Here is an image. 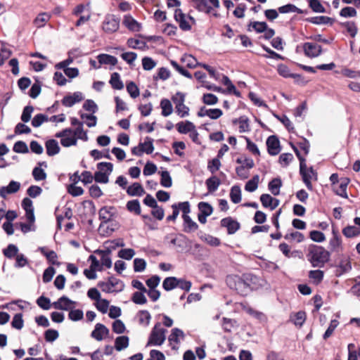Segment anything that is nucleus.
Wrapping results in <instances>:
<instances>
[{
  "instance_id": "nucleus-25",
  "label": "nucleus",
  "mask_w": 360,
  "mask_h": 360,
  "mask_svg": "<svg viewBox=\"0 0 360 360\" xmlns=\"http://www.w3.org/2000/svg\"><path fill=\"white\" fill-rule=\"evenodd\" d=\"M192 6L201 12L210 13L211 8L208 6L207 0H192Z\"/></svg>"
},
{
  "instance_id": "nucleus-47",
  "label": "nucleus",
  "mask_w": 360,
  "mask_h": 360,
  "mask_svg": "<svg viewBox=\"0 0 360 360\" xmlns=\"http://www.w3.org/2000/svg\"><path fill=\"white\" fill-rule=\"evenodd\" d=\"M139 144L141 147L143 153H146L147 154H150L153 153L154 147L151 139L147 137L144 143H141Z\"/></svg>"
},
{
  "instance_id": "nucleus-64",
  "label": "nucleus",
  "mask_w": 360,
  "mask_h": 360,
  "mask_svg": "<svg viewBox=\"0 0 360 360\" xmlns=\"http://www.w3.org/2000/svg\"><path fill=\"white\" fill-rule=\"evenodd\" d=\"M150 314L148 311H141L139 313V319L141 324L148 326L150 323Z\"/></svg>"
},
{
  "instance_id": "nucleus-8",
  "label": "nucleus",
  "mask_w": 360,
  "mask_h": 360,
  "mask_svg": "<svg viewBox=\"0 0 360 360\" xmlns=\"http://www.w3.org/2000/svg\"><path fill=\"white\" fill-rule=\"evenodd\" d=\"M56 137L60 139V143L64 147H70L77 144V139L70 129H65L56 134Z\"/></svg>"
},
{
  "instance_id": "nucleus-31",
  "label": "nucleus",
  "mask_w": 360,
  "mask_h": 360,
  "mask_svg": "<svg viewBox=\"0 0 360 360\" xmlns=\"http://www.w3.org/2000/svg\"><path fill=\"white\" fill-rule=\"evenodd\" d=\"M160 107L162 115L165 117L170 115L173 112L172 105L168 99H162L160 102Z\"/></svg>"
},
{
  "instance_id": "nucleus-62",
  "label": "nucleus",
  "mask_w": 360,
  "mask_h": 360,
  "mask_svg": "<svg viewBox=\"0 0 360 360\" xmlns=\"http://www.w3.org/2000/svg\"><path fill=\"white\" fill-rule=\"evenodd\" d=\"M68 191L72 196H79L84 193L83 188L76 186L75 184H70L68 188Z\"/></svg>"
},
{
  "instance_id": "nucleus-35",
  "label": "nucleus",
  "mask_w": 360,
  "mask_h": 360,
  "mask_svg": "<svg viewBox=\"0 0 360 360\" xmlns=\"http://www.w3.org/2000/svg\"><path fill=\"white\" fill-rule=\"evenodd\" d=\"M186 231H194L198 229V224L188 214H183Z\"/></svg>"
},
{
  "instance_id": "nucleus-5",
  "label": "nucleus",
  "mask_w": 360,
  "mask_h": 360,
  "mask_svg": "<svg viewBox=\"0 0 360 360\" xmlns=\"http://www.w3.org/2000/svg\"><path fill=\"white\" fill-rule=\"evenodd\" d=\"M98 286L107 293L120 292L124 289V283L114 277L110 278L107 281L100 282Z\"/></svg>"
},
{
  "instance_id": "nucleus-14",
  "label": "nucleus",
  "mask_w": 360,
  "mask_h": 360,
  "mask_svg": "<svg viewBox=\"0 0 360 360\" xmlns=\"http://www.w3.org/2000/svg\"><path fill=\"white\" fill-rule=\"evenodd\" d=\"M268 152L271 155H276L281 151L280 142L276 136H271L266 140Z\"/></svg>"
},
{
  "instance_id": "nucleus-27",
  "label": "nucleus",
  "mask_w": 360,
  "mask_h": 360,
  "mask_svg": "<svg viewBox=\"0 0 360 360\" xmlns=\"http://www.w3.org/2000/svg\"><path fill=\"white\" fill-rule=\"evenodd\" d=\"M96 253L101 255V264L103 266L110 268L112 266V260L109 256L110 251L96 250Z\"/></svg>"
},
{
  "instance_id": "nucleus-52",
  "label": "nucleus",
  "mask_w": 360,
  "mask_h": 360,
  "mask_svg": "<svg viewBox=\"0 0 360 360\" xmlns=\"http://www.w3.org/2000/svg\"><path fill=\"white\" fill-rule=\"evenodd\" d=\"M160 184L162 186L169 188L172 185V181L169 173L167 171H164L161 173Z\"/></svg>"
},
{
  "instance_id": "nucleus-24",
  "label": "nucleus",
  "mask_w": 360,
  "mask_h": 360,
  "mask_svg": "<svg viewBox=\"0 0 360 360\" xmlns=\"http://www.w3.org/2000/svg\"><path fill=\"white\" fill-rule=\"evenodd\" d=\"M221 225L227 228L228 233L230 234L234 233L239 228L238 223L230 218L222 219Z\"/></svg>"
},
{
  "instance_id": "nucleus-18",
  "label": "nucleus",
  "mask_w": 360,
  "mask_h": 360,
  "mask_svg": "<svg viewBox=\"0 0 360 360\" xmlns=\"http://www.w3.org/2000/svg\"><path fill=\"white\" fill-rule=\"evenodd\" d=\"M352 270V264L349 259H342L336 266L335 275L340 276Z\"/></svg>"
},
{
  "instance_id": "nucleus-16",
  "label": "nucleus",
  "mask_w": 360,
  "mask_h": 360,
  "mask_svg": "<svg viewBox=\"0 0 360 360\" xmlns=\"http://www.w3.org/2000/svg\"><path fill=\"white\" fill-rule=\"evenodd\" d=\"M20 188V184L15 181H11L7 186L0 188L1 197L5 198L8 194L16 193Z\"/></svg>"
},
{
  "instance_id": "nucleus-13",
  "label": "nucleus",
  "mask_w": 360,
  "mask_h": 360,
  "mask_svg": "<svg viewBox=\"0 0 360 360\" xmlns=\"http://www.w3.org/2000/svg\"><path fill=\"white\" fill-rule=\"evenodd\" d=\"M120 27V20L114 16H108L103 24V29L105 32L112 33L116 32Z\"/></svg>"
},
{
  "instance_id": "nucleus-26",
  "label": "nucleus",
  "mask_w": 360,
  "mask_h": 360,
  "mask_svg": "<svg viewBox=\"0 0 360 360\" xmlns=\"http://www.w3.org/2000/svg\"><path fill=\"white\" fill-rule=\"evenodd\" d=\"M181 62L189 68H195L198 66L201 65V63H198L197 60L189 54H185L181 59Z\"/></svg>"
},
{
  "instance_id": "nucleus-12",
  "label": "nucleus",
  "mask_w": 360,
  "mask_h": 360,
  "mask_svg": "<svg viewBox=\"0 0 360 360\" xmlns=\"http://www.w3.org/2000/svg\"><path fill=\"white\" fill-rule=\"evenodd\" d=\"M184 333L179 328H174L172 330L168 340L173 349H177L181 340L184 338Z\"/></svg>"
},
{
  "instance_id": "nucleus-7",
  "label": "nucleus",
  "mask_w": 360,
  "mask_h": 360,
  "mask_svg": "<svg viewBox=\"0 0 360 360\" xmlns=\"http://www.w3.org/2000/svg\"><path fill=\"white\" fill-rule=\"evenodd\" d=\"M174 18L183 30H190L191 26L195 23L194 18L191 16L186 15L181 9L175 10Z\"/></svg>"
},
{
  "instance_id": "nucleus-58",
  "label": "nucleus",
  "mask_w": 360,
  "mask_h": 360,
  "mask_svg": "<svg viewBox=\"0 0 360 360\" xmlns=\"http://www.w3.org/2000/svg\"><path fill=\"white\" fill-rule=\"evenodd\" d=\"M127 207L130 212H133L136 214L141 213L140 204L137 200L129 201L127 204Z\"/></svg>"
},
{
  "instance_id": "nucleus-11",
  "label": "nucleus",
  "mask_w": 360,
  "mask_h": 360,
  "mask_svg": "<svg viewBox=\"0 0 360 360\" xmlns=\"http://www.w3.org/2000/svg\"><path fill=\"white\" fill-rule=\"evenodd\" d=\"M76 302L70 300L65 296H63L59 298L56 302L53 303V306L56 309L68 311L73 309L75 306Z\"/></svg>"
},
{
  "instance_id": "nucleus-30",
  "label": "nucleus",
  "mask_w": 360,
  "mask_h": 360,
  "mask_svg": "<svg viewBox=\"0 0 360 360\" xmlns=\"http://www.w3.org/2000/svg\"><path fill=\"white\" fill-rule=\"evenodd\" d=\"M195 127V125L189 121L181 122L176 124L177 130L181 134L190 133Z\"/></svg>"
},
{
  "instance_id": "nucleus-48",
  "label": "nucleus",
  "mask_w": 360,
  "mask_h": 360,
  "mask_svg": "<svg viewBox=\"0 0 360 360\" xmlns=\"http://www.w3.org/2000/svg\"><path fill=\"white\" fill-rule=\"evenodd\" d=\"M285 240H295L297 243H301L304 240V236L302 233L298 232V231H293L289 233H287L284 236Z\"/></svg>"
},
{
  "instance_id": "nucleus-15",
  "label": "nucleus",
  "mask_w": 360,
  "mask_h": 360,
  "mask_svg": "<svg viewBox=\"0 0 360 360\" xmlns=\"http://www.w3.org/2000/svg\"><path fill=\"white\" fill-rule=\"evenodd\" d=\"M109 333V330L102 323H97L91 333V337L98 341H101Z\"/></svg>"
},
{
  "instance_id": "nucleus-39",
  "label": "nucleus",
  "mask_w": 360,
  "mask_h": 360,
  "mask_svg": "<svg viewBox=\"0 0 360 360\" xmlns=\"http://www.w3.org/2000/svg\"><path fill=\"white\" fill-rule=\"evenodd\" d=\"M348 182V179H345L341 181L338 188H336V186H334L333 190L335 191L337 195L344 198H347L346 190Z\"/></svg>"
},
{
  "instance_id": "nucleus-21",
  "label": "nucleus",
  "mask_w": 360,
  "mask_h": 360,
  "mask_svg": "<svg viewBox=\"0 0 360 360\" xmlns=\"http://www.w3.org/2000/svg\"><path fill=\"white\" fill-rule=\"evenodd\" d=\"M82 99V94L81 92H75L72 95L64 97L62 103L66 107H71L75 103L80 102Z\"/></svg>"
},
{
  "instance_id": "nucleus-23",
  "label": "nucleus",
  "mask_w": 360,
  "mask_h": 360,
  "mask_svg": "<svg viewBox=\"0 0 360 360\" xmlns=\"http://www.w3.org/2000/svg\"><path fill=\"white\" fill-rule=\"evenodd\" d=\"M46 153L50 156L56 155L60 151L58 143L54 139L47 141L46 143Z\"/></svg>"
},
{
  "instance_id": "nucleus-59",
  "label": "nucleus",
  "mask_w": 360,
  "mask_h": 360,
  "mask_svg": "<svg viewBox=\"0 0 360 360\" xmlns=\"http://www.w3.org/2000/svg\"><path fill=\"white\" fill-rule=\"evenodd\" d=\"M338 325H339V322L338 320H336V319L332 320L330 323L328 328H327L325 333L323 334V339L326 340L328 338H330Z\"/></svg>"
},
{
  "instance_id": "nucleus-34",
  "label": "nucleus",
  "mask_w": 360,
  "mask_h": 360,
  "mask_svg": "<svg viewBox=\"0 0 360 360\" xmlns=\"http://www.w3.org/2000/svg\"><path fill=\"white\" fill-rule=\"evenodd\" d=\"M342 233L347 238H353L360 234V228L355 226H348L343 229Z\"/></svg>"
},
{
  "instance_id": "nucleus-63",
  "label": "nucleus",
  "mask_w": 360,
  "mask_h": 360,
  "mask_svg": "<svg viewBox=\"0 0 360 360\" xmlns=\"http://www.w3.org/2000/svg\"><path fill=\"white\" fill-rule=\"evenodd\" d=\"M310 238L317 243H321L325 240V235L319 231H311L309 233Z\"/></svg>"
},
{
  "instance_id": "nucleus-50",
  "label": "nucleus",
  "mask_w": 360,
  "mask_h": 360,
  "mask_svg": "<svg viewBox=\"0 0 360 360\" xmlns=\"http://www.w3.org/2000/svg\"><path fill=\"white\" fill-rule=\"evenodd\" d=\"M34 179L39 181L46 179V174L41 167H36L32 171Z\"/></svg>"
},
{
  "instance_id": "nucleus-51",
  "label": "nucleus",
  "mask_w": 360,
  "mask_h": 360,
  "mask_svg": "<svg viewBox=\"0 0 360 360\" xmlns=\"http://www.w3.org/2000/svg\"><path fill=\"white\" fill-rule=\"evenodd\" d=\"M146 268V262L143 259L136 258L134 260V270L135 272H143Z\"/></svg>"
},
{
  "instance_id": "nucleus-38",
  "label": "nucleus",
  "mask_w": 360,
  "mask_h": 360,
  "mask_svg": "<svg viewBox=\"0 0 360 360\" xmlns=\"http://www.w3.org/2000/svg\"><path fill=\"white\" fill-rule=\"evenodd\" d=\"M178 285V279L175 277L166 278L162 283L163 288L167 290H171Z\"/></svg>"
},
{
  "instance_id": "nucleus-42",
  "label": "nucleus",
  "mask_w": 360,
  "mask_h": 360,
  "mask_svg": "<svg viewBox=\"0 0 360 360\" xmlns=\"http://www.w3.org/2000/svg\"><path fill=\"white\" fill-rule=\"evenodd\" d=\"M50 19V15L46 13L39 14L35 18L34 23L36 27H43L46 22H48Z\"/></svg>"
},
{
  "instance_id": "nucleus-57",
  "label": "nucleus",
  "mask_w": 360,
  "mask_h": 360,
  "mask_svg": "<svg viewBox=\"0 0 360 360\" xmlns=\"http://www.w3.org/2000/svg\"><path fill=\"white\" fill-rule=\"evenodd\" d=\"M135 255L134 250L131 248L122 249L118 252V256L120 258L129 260Z\"/></svg>"
},
{
  "instance_id": "nucleus-36",
  "label": "nucleus",
  "mask_w": 360,
  "mask_h": 360,
  "mask_svg": "<svg viewBox=\"0 0 360 360\" xmlns=\"http://www.w3.org/2000/svg\"><path fill=\"white\" fill-rule=\"evenodd\" d=\"M220 184V180L215 176L207 179L206 181V185L210 192L215 191L218 188Z\"/></svg>"
},
{
  "instance_id": "nucleus-43",
  "label": "nucleus",
  "mask_w": 360,
  "mask_h": 360,
  "mask_svg": "<svg viewBox=\"0 0 360 360\" xmlns=\"http://www.w3.org/2000/svg\"><path fill=\"white\" fill-rule=\"evenodd\" d=\"M221 82L226 86L227 91L230 94H233L237 96H240V93L238 91L234 85L232 84L231 80L226 77L223 76Z\"/></svg>"
},
{
  "instance_id": "nucleus-44",
  "label": "nucleus",
  "mask_w": 360,
  "mask_h": 360,
  "mask_svg": "<svg viewBox=\"0 0 360 360\" xmlns=\"http://www.w3.org/2000/svg\"><path fill=\"white\" fill-rule=\"evenodd\" d=\"M278 11L281 13H302V11L292 4H286L285 6H281L278 8Z\"/></svg>"
},
{
  "instance_id": "nucleus-3",
  "label": "nucleus",
  "mask_w": 360,
  "mask_h": 360,
  "mask_svg": "<svg viewBox=\"0 0 360 360\" xmlns=\"http://www.w3.org/2000/svg\"><path fill=\"white\" fill-rule=\"evenodd\" d=\"M166 333L167 330L163 328L160 323H156L150 334L147 345H162L165 341Z\"/></svg>"
},
{
  "instance_id": "nucleus-20",
  "label": "nucleus",
  "mask_w": 360,
  "mask_h": 360,
  "mask_svg": "<svg viewBox=\"0 0 360 360\" xmlns=\"http://www.w3.org/2000/svg\"><path fill=\"white\" fill-rule=\"evenodd\" d=\"M116 209L111 206H105L99 210V217L103 220L108 221L116 215Z\"/></svg>"
},
{
  "instance_id": "nucleus-37",
  "label": "nucleus",
  "mask_w": 360,
  "mask_h": 360,
  "mask_svg": "<svg viewBox=\"0 0 360 360\" xmlns=\"http://www.w3.org/2000/svg\"><path fill=\"white\" fill-rule=\"evenodd\" d=\"M282 185L279 179H274L269 184V189L274 195H278L280 193V188Z\"/></svg>"
},
{
  "instance_id": "nucleus-56",
  "label": "nucleus",
  "mask_w": 360,
  "mask_h": 360,
  "mask_svg": "<svg viewBox=\"0 0 360 360\" xmlns=\"http://www.w3.org/2000/svg\"><path fill=\"white\" fill-rule=\"evenodd\" d=\"M105 172L98 171L94 174V179L96 182L107 184L109 181V176Z\"/></svg>"
},
{
  "instance_id": "nucleus-1",
  "label": "nucleus",
  "mask_w": 360,
  "mask_h": 360,
  "mask_svg": "<svg viewBox=\"0 0 360 360\" xmlns=\"http://www.w3.org/2000/svg\"><path fill=\"white\" fill-rule=\"evenodd\" d=\"M330 253L321 246L314 245L309 249L308 260L314 267H323L329 260Z\"/></svg>"
},
{
  "instance_id": "nucleus-4",
  "label": "nucleus",
  "mask_w": 360,
  "mask_h": 360,
  "mask_svg": "<svg viewBox=\"0 0 360 360\" xmlns=\"http://www.w3.org/2000/svg\"><path fill=\"white\" fill-rule=\"evenodd\" d=\"M22 206L25 210L26 219L30 222V224H20L22 231L26 233L27 231H31V226L34 224L35 221L32 201L30 199L25 198L22 200Z\"/></svg>"
},
{
  "instance_id": "nucleus-29",
  "label": "nucleus",
  "mask_w": 360,
  "mask_h": 360,
  "mask_svg": "<svg viewBox=\"0 0 360 360\" xmlns=\"http://www.w3.org/2000/svg\"><path fill=\"white\" fill-rule=\"evenodd\" d=\"M290 320L297 326L301 327L306 320V314L304 311H300L290 316Z\"/></svg>"
},
{
  "instance_id": "nucleus-49",
  "label": "nucleus",
  "mask_w": 360,
  "mask_h": 360,
  "mask_svg": "<svg viewBox=\"0 0 360 360\" xmlns=\"http://www.w3.org/2000/svg\"><path fill=\"white\" fill-rule=\"evenodd\" d=\"M127 91L133 98H137L140 94L138 86L133 82H130L127 84Z\"/></svg>"
},
{
  "instance_id": "nucleus-17",
  "label": "nucleus",
  "mask_w": 360,
  "mask_h": 360,
  "mask_svg": "<svg viewBox=\"0 0 360 360\" xmlns=\"http://www.w3.org/2000/svg\"><path fill=\"white\" fill-rule=\"evenodd\" d=\"M122 23L127 29L132 32H139L141 29V23L129 15H124Z\"/></svg>"
},
{
  "instance_id": "nucleus-60",
  "label": "nucleus",
  "mask_w": 360,
  "mask_h": 360,
  "mask_svg": "<svg viewBox=\"0 0 360 360\" xmlns=\"http://www.w3.org/2000/svg\"><path fill=\"white\" fill-rule=\"evenodd\" d=\"M122 58L129 65H133L137 58V54L134 52H125L121 55Z\"/></svg>"
},
{
  "instance_id": "nucleus-40",
  "label": "nucleus",
  "mask_w": 360,
  "mask_h": 360,
  "mask_svg": "<svg viewBox=\"0 0 360 360\" xmlns=\"http://www.w3.org/2000/svg\"><path fill=\"white\" fill-rule=\"evenodd\" d=\"M95 306L99 311L105 314L110 307V302L105 299L101 298L96 302Z\"/></svg>"
},
{
  "instance_id": "nucleus-54",
  "label": "nucleus",
  "mask_w": 360,
  "mask_h": 360,
  "mask_svg": "<svg viewBox=\"0 0 360 360\" xmlns=\"http://www.w3.org/2000/svg\"><path fill=\"white\" fill-rule=\"evenodd\" d=\"M309 7L314 12L316 13H325V8L322 6L319 0H309Z\"/></svg>"
},
{
  "instance_id": "nucleus-10",
  "label": "nucleus",
  "mask_w": 360,
  "mask_h": 360,
  "mask_svg": "<svg viewBox=\"0 0 360 360\" xmlns=\"http://www.w3.org/2000/svg\"><path fill=\"white\" fill-rule=\"evenodd\" d=\"M305 55L309 58L318 57L322 51L321 46L316 43L306 42L303 45Z\"/></svg>"
},
{
  "instance_id": "nucleus-41",
  "label": "nucleus",
  "mask_w": 360,
  "mask_h": 360,
  "mask_svg": "<svg viewBox=\"0 0 360 360\" xmlns=\"http://www.w3.org/2000/svg\"><path fill=\"white\" fill-rule=\"evenodd\" d=\"M230 198L231 199V201L234 203H238L240 202L241 191L238 186H234L231 188L230 192Z\"/></svg>"
},
{
  "instance_id": "nucleus-9",
  "label": "nucleus",
  "mask_w": 360,
  "mask_h": 360,
  "mask_svg": "<svg viewBox=\"0 0 360 360\" xmlns=\"http://www.w3.org/2000/svg\"><path fill=\"white\" fill-rule=\"evenodd\" d=\"M328 249L330 252H340L343 250L341 236L335 227L332 229V237L329 240Z\"/></svg>"
},
{
  "instance_id": "nucleus-45",
  "label": "nucleus",
  "mask_w": 360,
  "mask_h": 360,
  "mask_svg": "<svg viewBox=\"0 0 360 360\" xmlns=\"http://www.w3.org/2000/svg\"><path fill=\"white\" fill-rule=\"evenodd\" d=\"M145 292H135L132 296V301L137 304H144L147 302V298L144 295Z\"/></svg>"
},
{
  "instance_id": "nucleus-32",
  "label": "nucleus",
  "mask_w": 360,
  "mask_h": 360,
  "mask_svg": "<svg viewBox=\"0 0 360 360\" xmlns=\"http://www.w3.org/2000/svg\"><path fill=\"white\" fill-rule=\"evenodd\" d=\"M129 345V338L127 336H120L115 339V347L117 351L126 349Z\"/></svg>"
},
{
  "instance_id": "nucleus-28",
  "label": "nucleus",
  "mask_w": 360,
  "mask_h": 360,
  "mask_svg": "<svg viewBox=\"0 0 360 360\" xmlns=\"http://www.w3.org/2000/svg\"><path fill=\"white\" fill-rule=\"evenodd\" d=\"M127 193L131 196H140L144 194L145 191L139 183H134L127 188Z\"/></svg>"
},
{
  "instance_id": "nucleus-19",
  "label": "nucleus",
  "mask_w": 360,
  "mask_h": 360,
  "mask_svg": "<svg viewBox=\"0 0 360 360\" xmlns=\"http://www.w3.org/2000/svg\"><path fill=\"white\" fill-rule=\"evenodd\" d=\"M260 200L264 207H269L271 210H274L279 205V200L269 194H262L260 197Z\"/></svg>"
},
{
  "instance_id": "nucleus-46",
  "label": "nucleus",
  "mask_w": 360,
  "mask_h": 360,
  "mask_svg": "<svg viewBox=\"0 0 360 360\" xmlns=\"http://www.w3.org/2000/svg\"><path fill=\"white\" fill-rule=\"evenodd\" d=\"M309 277L313 280L314 283H319L323 278V271L321 270H311L309 272Z\"/></svg>"
},
{
  "instance_id": "nucleus-53",
  "label": "nucleus",
  "mask_w": 360,
  "mask_h": 360,
  "mask_svg": "<svg viewBox=\"0 0 360 360\" xmlns=\"http://www.w3.org/2000/svg\"><path fill=\"white\" fill-rule=\"evenodd\" d=\"M49 118L44 114H37L35 115L32 121V124L34 127H40L44 122H47Z\"/></svg>"
},
{
  "instance_id": "nucleus-61",
  "label": "nucleus",
  "mask_w": 360,
  "mask_h": 360,
  "mask_svg": "<svg viewBox=\"0 0 360 360\" xmlns=\"http://www.w3.org/2000/svg\"><path fill=\"white\" fill-rule=\"evenodd\" d=\"M356 13L357 12L354 8L347 6L340 11V15L344 18H350L356 16Z\"/></svg>"
},
{
  "instance_id": "nucleus-33",
  "label": "nucleus",
  "mask_w": 360,
  "mask_h": 360,
  "mask_svg": "<svg viewBox=\"0 0 360 360\" xmlns=\"http://www.w3.org/2000/svg\"><path fill=\"white\" fill-rule=\"evenodd\" d=\"M109 82L113 89L120 90L124 87V84L120 79V75L117 72H114L111 75Z\"/></svg>"
},
{
  "instance_id": "nucleus-55",
  "label": "nucleus",
  "mask_w": 360,
  "mask_h": 360,
  "mask_svg": "<svg viewBox=\"0 0 360 360\" xmlns=\"http://www.w3.org/2000/svg\"><path fill=\"white\" fill-rule=\"evenodd\" d=\"M40 250L51 263L53 264L60 265V263L57 262V254L54 251L46 252L44 248H41Z\"/></svg>"
},
{
  "instance_id": "nucleus-2",
  "label": "nucleus",
  "mask_w": 360,
  "mask_h": 360,
  "mask_svg": "<svg viewBox=\"0 0 360 360\" xmlns=\"http://www.w3.org/2000/svg\"><path fill=\"white\" fill-rule=\"evenodd\" d=\"M294 151L296 153L300 160V172L302 176V180L309 190H312L311 180H316V173L312 167L307 168L305 162V159L300 155L297 148L293 147Z\"/></svg>"
},
{
  "instance_id": "nucleus-22",
  "label": "nucleus",
  "mask_w": 360,
  "mask_h": 360,
  "mask_svg": "<svg viewBox=\"0 0 360 360\" xmlns=\"http://www.w3.org/2000/svg\"><path fill=\"white\" fill-rule=\"evenodd\" d=\"M97 59L98 60V63L100 65H110L115 66L117 63V59L111 55L108 54H99L97 56Z\"/></svg>"
},
{
  "instance_id": "nucleus-6",
  "label": "nucleus",
  "mask_w": 360,
  "mask_h": 360,
  "mask_svg": "<svg viewBox=\"0 0 360 360\" xmlns=\"http://www.w3.org/2000/svg\"><path fill=\"white\" fill-rule=\"evenodd\" d=\"M226 284L228 286L236 290L241 295H245L247 284L244 279L238 275H230L226 278Z\"/></svg>"
}]
</instances>
